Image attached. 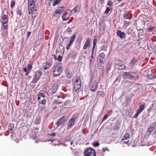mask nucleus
<instances>
[{"label":"nucleus","instance_id":"nucleus-56","mask_svg":"<svg viewBox=\"0 0 156 156\" xmlns=\"http://www.w3.org/2000/svg\"><path fill=\"white\" fill-rule=\"evenodd\" d=\"M125 23L126 25L127 26L129 25L130 24V22H125Z\"/></svg>","mask_w":156,"mask_h":156},{"label":"nucleus","instance_id":"nucleus-35","mask_svg":"<svg viewBox=\"0 0 156 156\" xmlns=\"http://www.w3.org/2000/svg\"><path fill=\"white\" fill-rule=\"evenodd\" d=\"M124 18L125 19L131 20V18L129 17L128 13H125L124 15Z\"/></svg>","mask_w":156,"mask_h":156},{"label":"nucleus","instance_id":"nucleus-48","mask_svg":"<svg viewBox=\"0 0 156 156\" xmlns=\"http://www.w3.org/2000/svg\"><path fill=\"white\" fill-rule=\"evenodd\" d=\"M62 57L60 55H59L58 56V58L57 59H58L59 62L61 61L62 60Z\"/></svg>","mask_w":156,"mask_h":156},{"label":"nucleus","instance_id":"nucleus-17","mask_svg":"<svg viewBox=\"0 0 156 156\" xmlns=\"http://www.w3.org/2000/svg\"><path fill=\"white\" fill-rule=\"evenodd\" d=\"M117 34L121 38H123L125 36L124 32H122L121 30H118L117 32Z\"/></svg>","mask_w":156,"mask_h":156},{"label":"nucleus","instance_id":"nucleus-52","mask_svg":"<svg viewBox=\"0 0 156 156\" xmlns=\"http://www.w3.org/2000/svg\"><path fill=\"white\" fill-rule=\"evenodd\" d=\"M52 56L53 57V58L55 60H56L57 59V57L56 56V55H52Z\"/></svg>","mask_w":156,"mask_h":156},{"label":"nucleus","instance_id":"nucleus-58","mask_svg":"<svg viewBox=\"0 0 156 156\" xmlns=\"http://www.w3.org/2000/svg\"><path fill=\"white\" fill-rule=\"evenodd\" d=\"M55 135H56L55 133V132H54V133H52L51 134L50 136H55Z\"/></svg>","mask_w":156,"mask_h":156},{"label":"nucleus","instance_id":"nucleus-43","mask_svg":"<svg viewBox=\"0 0 156 156\" xmlns=\"http://www.w3.org/2000/svg\"><path fill=\"white\" fill-rule=\"evenodd\" d=\"M15 3V2L14 1H12L10 4L11 7L12 8L14 6Z\"/></svg>","mask_w":156,"mask_h":156},{"label":"nucleus","instance_id":"nucleus-5","mask_svg":"<svg viewBox=\"0 0 156 156\" xmlns=\"http://www.w3.org/2000/svg\"><path fill=\"white\" fill-rule=\"evenodd\" d=\"M98 83L96 80H92L90 83L89 87L90 90L94 92H95L98 87Z\"/></svg>","mask_w":156,"mask_h":156},{"label":"nucleus","instance_id":"nucleus-10","mask_svg":"<svg viewBox=\"0 0 156 156\" xmlns=\"http://www.w3.org/2000/svg\"><path fill=\"white\" fill-rule=\"evenodd\" d=\"M91 41L92 40L91 38H87V40L83 46V49L84 50H86L87 48L90 47L91 46Z\"/></svg>","mask_w":156,"mask_h":156},{"label":"nucleus","instance_id":"nucleus-55","mask_svg":"<svg viewBox=\"0 0 156 156\" xmlns=\"http://www.w3.org/2000/svg\"><path fill=\"white\" fill-rule=\"evenodd\" d=\"M30 34H31L30 32H27V37H29Z\"/></svg>","mask_w":156,"mask_h":156},{"label":"nucleus","instance_id":"nucleus-37","mask_svg":"<svg viewBox=\"0 0 156 156\" xmlns=\"http://www.w3.org/2000/svg\"><path fill=\"white\" fill-rule=\"evenodd\" d=\"M110 10V8L109 7H107L105 12V14H108Z\"/></svg>","mask_w":156,"mask_h":156},{"label":"nucleus","instance_id":"nucleus-15","mask_svg":"<svg viewBox=\"0 0 156 156\" xmlns=\"http://www.w3.org/2000/svg\"><path fill=\"white\" fill-rule=\"evenodd\" d=\"M138 60L135 58H133L129 63V66L133 67L134 66L136 65Z\"/></svg>","mask_w":156,"mask_h":156},{"label":"nucleus","instance_id":"nucleus-18","mask_svg":"<svg viewBox=\"0 0 156 156\" xmlns=\"http://www.w3.org/2000/svg\"><path fill=\"white\" fill-rule=\"evenodd\" d=\"M1 19L2 20V23L8 22V16L7 15H3Z\"/></svg>","mask_w":156,"mask_h":156},{"label":"nucleus","instance_id":"nucleus-28","mask_svg":"<svg viewBox=\"0 0 156 156\" xmlns=\"http://www.w3.org/2000/svg\"><path fill=\"white\" fill-rule=\"evenodd\" d=\"M130 137V134L129 133H126L123 136L122 140L129 139Z\"/></svg>","mask_w":156,"mask_h":156},{"label":"nucleus","instance_id":"nucleus-9","mask_svg":"<svg viewBox=\"0 0 156 156\" xmlns=\"http://www.w3.org/2000/svg\"><path fill=\"white\" fill-rule=\"evenodd\" d=\"M98 59L99 61L101 64L102 65L104 63L105 61V58H106V55L104 53H101L99 54L98 56Z\"/></svg>","mask_w":156,"mask_h":156},{"label":"nucleus","instance_id":"nucleus-8","mask_svg":"<svg viewBox=\"0 0 156 156\" xmlns=\"http://www.w3.org/2000/svg\"><path fill=\"white\" fill-rule=\"evenodd\" d=\"M64 9L65 8L64 6H61L58 7L53 13V16L54 17L58 16L62 13Z\"/></svg>","mask_w":156,"mask_h":156},{"label":"nucleus","instance_id":"nucleus-27","mask_svg":"<svg viewBox=\"0 0 156 156\" xmlns=\"http://www.w3.org/2000/svg\"><path fill=\"white\" fill-rule=\"evenodd\" d=\"M38 100L40 99V98H45V96L44 94L43 93H39L38 94Z\"/></svg>","mask_w":156,"mask_h":156},{"label":"nucleus","instance_id":"nucleus-26","mask_svg":"<svg viewBox=\"0 0 156 156\" xmlns=\"http://www.w3.org/2000/svg\"><path fill=\"white\" fill-rule=\"evenodd\" d=\"M132 80L133 79H136L139 78V76L136 72H132Z\"/></svg>","mask_w":156,"mask_h":156},{"label":"nucleus","instance_id":"nucleus-40","mask_svg":"<svg viewBox=\"0 0 156 156\" xmlns=\"http://www.w3.org/2000/svg\"><path fill=\"white\" fill-rule=\"evenodd\" d=\"M97 39L96 38H95L93 41V47H95V46L96 45L97 42Z\"/></svg>","mask_w":156,"mask_h":156},{"label":"nucleus","instance_id":"nucleus-54","mask_svg":"<svg viewBox=\"0 0 156 156\" xmlns=\"http://www.w3.org/2000/svg\"><path fill=\"white\" fill-rule=\"evenodd\" d=\"M154 28L153 27H149L148 28V30H149L151 32V31Z\"/></svg>","mask_w":156,"mask_h":156},{"label":"nucleus","instance_id":"nucleus-63","mask_svg":"<svg viewBox=\"0 0 156 156\" xmlns=\"http://www.w3.org/2000/svg\"><path fill=\"white\" fill-rule=\"evenodd\" d=\"M92 61V58L90 59V62H91Z\"/></svg>","mask_w":156,"mask_h":156},{"label":"nucleus","instance_id":"nucleus-38","mask_svg":"<svg viewBox=\"0 0 156 156\" xmlns=\"http://www.w3.org/2000/svg\"><path fill=\"white\" fill-rule=\"evenodd\" d=\"M123 141V143L124 144H128L129 143V139H125L124 140H122Z\"/></svg>","mask_w":156,"mask_h":156},{"label":"nucleus","instance_id":"nucleus-14","mask_svg":"<svg viewBox=\"0 0 156 156\" xmlns=\"http://www.w3.org/2000/svg\"><path fill=\"white\" fill-rule=\"evenodd\" d=\"M65 76L69 79L71 78L73 76L72 73L69 69H66V70L65 71Z\"/></svg>","mask_w":156,"mask_h":156},{"label":"nucleus","instance_id":"nucleus-3","mask_svg":"<svg viewBox=\"0 0 156 156\" xmlns=\"http://www.w3.org/2000/svg\"><path fill=\"white\" fill-rule=\"evenodd\" d=\"M81 85V80L80 78H77L74 84L73 90L78 93L80 90Z\"/></svg>","mask_w":156,"mask_h":156},{"label":"nucleus","instance_id":"nucleus-21","mask_svg":"<svg viewBox=\"0 0 156 156\" xmlns=\"http://www.w3.org/2000/svg\"><path fill=\"white\" fill-rule=\"evenodd\" d=\"M38 101L40 103L43 105H45L46 103L45 98H40V99Z\"/></svg>","mask_w":156,"mask_h":156},{"label":"nucleus","instance_id":"nucleus-29","mask_svg":"<svg viewBox=\"0 0 156 156\" xmlns=\"http://www.w3.org/2000/svg\"><path fill=\"white\" fill-rule=\"evenodd\" d=\"M8 22H4L2 23L3 25V27L4 29L7 30L8 29Z\"/></svg>","mask_w":156,"mask_h":156},{"label":"nucleus","instance_id":"nucleus-42","mask_svg":"<svg viewBox=\"0 0 156 156\" xmlns=\"http://www.w3.org/2000/svg\"><path fill=\"white\" fill-rule=\"evenodd\" d=\"M57 87H56L55 88L53 89L51 91V93L52 94H53L55 93L57 90Z\"/></svg>","mask_w":156,"mask_h":156},{"label":"nucleus","instance_id":"nucleus-62","mask_svg":"<svg viewBox=\"0 0 156 156\" xmlns=\"http://www.w3.org/2000/svg\"><path fill=\"white\" fill-rule=\"evenodd\" d=\"M94 55H92L91 56V58H93Z\"/></svg>","mask_w":156,"mask_h":156},{"label":"nucleus","instance_id":"nucleus-23","mask_svg":"<svg viewBox=\"0 0 156 156\" xmlns=\"http://www.w3.org/2000/svg\"><path fill=\"white\" fill-rule=\"evenodd\" d=\"M9 130L11 131V133H13V130H14V126L13 124L11 123L9 124Z\"/></svg>","mask_w":156,"mask_h":156},{"label":"nucleus","instance_id":"nucleus-64","mask_svg":"<svg viewBox=\"0 0 156 156\" xmlns=\"http://www.w3.org/2000/svg\"><path fill=\"white\" fill-rule=\"evenodd\" d=\"M57 98H60V96H59V95L58 96H57Z\"/></svg>","mask_w":156,"mask_h":156},{"label":"nucleus","instance_id":"nucleus-45","mask_svg":"<svg viewBox=\"0 0 156 156\" xmlns=\"http://www.w3.org/2000/svg\"><path fill=\"white\" fill-rule=\"evenodd\" d=\"M66 31L68 32H71L72 31L71 30L70 27H68L66 30Z\"/></svg>","mask_w":156,"mask_h":156},{"label":"nucleus","instance_id":"nucleus-51","mask_svg":"<svg viewBox=\"0 0 156 156\" xmlns=\"http://www.w3.org/2000/svg\"><path fill=\"white\" fill-rule=\"evenodd\" d=\"M97 156H104V155L103 153L101 152V153L98 154Z\"/></svg>","mask_w":156,"mask_h":156},{"label":"nucleus","instance_id":"nucleus-59","mask_svg":"<svg viewBox=\"0 0 156 156\" xmlns=\"http://www.w3.org/2000/svg\"><path fill=\"white\" fill-rule=\"evenodd\" d=\"M148 111L149 112H151V109L150 108L148 110Z\"/></svg>","mask_w":156,"mask_h":156},{"label":"nucleus","instance_id":"nucleus-1","mask_svg":"<svg viewBox=\"0 0 156 156\" xmlns=\"http://www.w3.org/2000/svg\"><path fill=\"white\" fill-rule=\"evenodd\" d=\"M28 11L29 14H31L32 17L36 16L37 8L35 6V3L37 0H28Z\"/></svg>","mask_w":156,"mask_h":156},{"label":"nucleus","instance_id":"nucleus-2","mask_svg":"<svg viewBox=\"0 0 156 156\" xmlns=\"http://www.w3.org/2000/svg\"><path fill=\"white\" fill-rule=\"evenodd\" d=\"M62 66L61 63H58L54 65L53 69V75L56 76L59 75L62 72Z\"/></svg>","mask_w":156,"mask_h":156},{"label":"nucleus","instance_id":"nucleus-24","mask_svg":"<svg viewBox=\"0 0 156 156\" xmlns=\"http://www.w3.org/2000/svg\"><path fill=\"white\" fill-rule=\"evenodd\" d=\"M32 66L31 64H28L27 66V69L28 70V72L27 73H26L25 75L28 76L30 73V70L32 68Z\"/></svg>","mask_w":156,"mask_h":156},{"label":"nucleus","instance_id":"nucleus-13","mask_svg":"<svg viewBox=\"0 0 156 156\" xmlns=\"http://www.w3.org/2000/svg\"><path fill=\"white\" fill-rule=\"evenodd\" d=\"M126 67L125 65L121 62H118L115 65V67L118 69L122 70L124 69Z\"/></svg>","mask_w":156,"mask_h":156},{"label":"nucleus","instance_id":"nucleus-33","mask_svg":"<svg viewBox=\"0 0 156 156\" xmlns=\"http://www.w3.org/2000/svg\"><path fill=\"white\" fill-rule=\"evenodd\" d=\"M98 95L100 96L103 97L104 96V92L101 91H98Z\"/></svg>","mask_w":156,"mask_h":156},{"label":"nucleus","instance_id":"nucleus-49","mask_svg":"<svg viewBox=\"0 0 156 156\" xmlns=\"http://www.w3.org/2000/svg\"><path fill=\"white\" fill-rule=\"evenodd\" d=\"M108 5H109L110 6H111L112 5V4L111 1L108 2Z\"/></svg>","mask_w":156,"mask_h":156},{"label":"nucleus","instance_id":"nucleus-31","mask_svg":"<svg viewBox=\"0 0 156 156\" xmlns=\"http://www.w3.org/2000/svg\"><path fill=\"white\" fill-rule=\"evenodd\" d=\"M38 131V128L37 127L34 128L32 131V133H34L35 135H37Z\"/></svg>","mask_w":156,"mask_h":156},{"label":"nucleus","instance_id":"nucleus-50","mask_svg":"<svg viewBox=\"0 0 156 156\" xmlns=\"http://www.w3.org/2000/svg\"><path fill=\"white\" fill-rule=\"evenodd\" d=\"M23 71H24L26 73H27L28 70L25 68H23Z\"/></svg>","mask_w":156,"mask_h":156},{"label":"nucleus","instance_id":"nucleus-34","mask_svg":"<svg viewBox=\"0 0 156 156\" xmlns=\"http://www.w3.org/2000/svg\"><path fill=\"white\" fill-rule=\"evenodd\" d=\"M16 13L17 15H19L20 16H21L22 14V10L19 9H18L16 11Z\"/></svg>","mask_w":156,"mask_h":156},{"label":"nucleus","instance_id":"nucleus-39","mask_svg":"<svg viewBox=\"0 0 156 156\" xmlns=\"http://www.w3.org/2000/svg\"><path fill=\"white\" fill-rule=\"evenodd\" d=\"M4 32L5 33V34H2L3 36L5 38H7L8 37V32L7 31H5Z\"/></svg>","mask_w":156,"mask_h":156},{"label":"nucleus","instance_id":"nucleus-60","mask_svg":"<svg viewBox=\"0 0 156 156\" xmlns=\"http://www.w3.org/2000/svg\"><path fill=\"white\" fill-rule=\"evenodd\" d=\"M73 141L71 142H70V144H71V145H72L73 144Z\"/></svg>","mask_w":156,"mask_h":156},{"label":"nucleus","instance_id":"nucleus-6","mask_svg":"<svg viewBox=\"0 0 156 156\" xmlns=\"http://www.w3.org/2000/svg\"><path fill=\"white\" fill-rule=\"evenodd\" d=\"M67 119V117L65 116H63L58 121L55 123V126L54 127L57 128L58 126L61 125L62 124H63L64 122L66 121Z\"/></svg>","mask_w":156,"mask_h":156},{"label":"nucleus","instance_id":"nucleus-12","mask_svg":"<svg viewBox=\"0 0 156 156\" xmlns=\"http://www.w3.org/2000/svg\"><path fill=\"white\" fill-rule=\"evenodd\" d=\"M52 62L50 61L46 62L43 66L42 69L44 70H46L49 69L52 65Z\"/></svg>","mask_w":156,"mask_h":156},{"label":"nucleus","instance_id":"nucleus-16","mask_svg":"<svg viewBox=\"0 0 156 156\" xmlns=\"http://www.w3.org/2000/svg\"><path fill=\"white\" fill-rule=\"evenodd\" d=\"M42 73L40 71H37L35 72L34 74V78L35 80L37 81L39 79Z\"/></svg>","mask_w":156,"mask_h":156},{"label":"nucleus","instance_id":"nucleus-44","mask_svg":"<svg viewBox=\"0 0 156 156\" xmlns=\"http://www.w3.org/2000/svg\"><path fill=\"white\" fill-rule=\"evenodd\" d=\"M100 145V143L98 142H95L94 143V147H97Z\"/></svg>","mask_w":156,"mask_h":156},{"label":"nucleus","instance_id":"nucleus-61","mask_svg":"<svg viewBox=\"0 0 156 156\" xmlns=\"http://www.w3.org/2000/svg\"><path fill=\"white\" fill-rule=\"evenodd\" d=\"M80 9V7H79V8H76V10H78V11H79Z\"/></svg>","mask_w":156,"mask_h":156},{"label":"nucleus","instance_id":"nucleus-46","mask_svg":"<svg viewBox=\"0 0 156 156\" xmlns=\"http://www.w3.org/2000/svg\"><path fill=\"white\" fill-rule=\"evenodd\" d=\"M108 115L107 114L105 115H104V116L103 119L102 121H104V120H105L106 119H107V118H108Z\"/></svg>","mask_w":156,"mask_h":156},{"label":"nucleus","instance_id":"nucleus-20","mask_svg":"<svg viewBox=\"0 0 156 156\" xmlns=\"http://www.w3.org/2000/svg\"><path fill=\"white\" fill-rule=\"evenodd\" d=\"M145 105L142 104L139 106V108L137 112L139 113H140L144 110L145 108Z\"/></svg>","mask_w":156,"mask_h":156},{"label":"nucleus","instance_id":"nucleus-4","mask_svg":"<svg viewBox=\"0 0 156 156\" xmlns=\"http://www.w3.org/2000/svg\"><path fill=\"white\" fill-rule=\"evenodd\" d=\"M85 156H96L95 150L92 148H87L84 152Z\"/></svg>","mask_w":156,"mask_h":156},{"label":"nucleus","instance_id":"nucleus-47","mask_svg":"<svg viewBox=\"0 0 156 156\" xmlns=\"http://www.w3.org/2000/svg\"><path fill=\"white\" fill-rule=\"evenodd\" d=\"M140 113H139L137 111L136 112V114L134 115V117L135 118H137L138 117V115H139V114Z\"/></svg>","mask_w":156,"mask_h":156},{"label":"nucleus","instance_id":"nucleus-32","mask_svg":"<svg viewBox=\"0 0 156 156\" xmlns=\"http://www.w3.org/2000/svg\"><path fill=\"white\" fill-rule=\"evenodd\" d=\"M61 0H55L52 4L53 6H55L59 4Z\"/></svg>","mask_w":156,"mask_h":156},{"label":"nucleus","instance_id":"nucleus-19","mask_svg":"<svg viewBox=\"0 0 156 156\" xmlns=\"http://www.w3.org/2000/svg\"><path fill=\"white\" fill-rule=\"evenodd\" d=\"M69 16L67 12H65L63 14L62 18V20L64 21L67 20L69 18Z\"/></svg>","mask_w":156,"mask_h":156},{"label":"nucleus","instance_id":"nucleus-7","mask_svg":"<svg viewBox=\"0 0 156 156\" xmlns=\"http://www.w3.org/2000/svg\"><path fill=\"white\" fill-rule=\"evenodd\" d=\"M73 116H74V115H73ZM76 119V117L75 119L74 117H73L70 119L67 125V128L68 129H70L71 128L72 126H73L74 124Z\"/></svg>","mask_w":156,"mask_h":156},{"label":"nucleus","instance_id":"nucleus-11","mask_svg":"<svg viewBox=\"0 0 156 156\" xmlns=\"http://www.w3.org/2000/svg\"><path fill=\"white\" fill-rule=\"evenodd\" d=\"M123 77L125 78L132 80V72H123Z\"/></svg>","mask_w":156,"mask_h":156},{"label":"nucleus","instance_id":"nucleus-36","mask_svg":"<svg viewBox=\"0 0 156 156\" xmlns=\"http://www.w3.org/2000/svg\"><path fill=\"white\" fill-rule=\"evenodd\" d=\"M54 102L55 104V105H59L60 104L62 103V102L60 101H58L57 100H55L54 101Z\"/></svg>","mask_w":156,"mask_h":156},{"label":"nucleus","instance_id":"nucleus-53","mask_svg":"<svg viewBox=\"0 0 156 156\" xmlns=\"http://www.w3.org/2000/svg\"><path fill=\"white\" fill-rule=\"evenodd\" d=\"M103 152H104L106 150H108V147H106L105 148H103L102 149Z\"/></svg>","mask_w":156,"mask_h":156},{"label":"nucleus","instance_id":"nucleus-41","mask_svg":"<svg viewBox=\"0 0 156 156\" xmlns=\"http://www.w3.org/2000/svg\"><path fill=\"white\" fill-rule=\"evenodd\" d=\"M72 45L71 44L69 43L67 44L66 45V49L67 50H69L70 49V46Z\"/></svg>","mask_w":156,"mask_h":156},{"label":"nucleus","instance_id":"nucleus-22","mask_svg":"<svg viewBox=\"0 0 156 156\" xmlns=\"http://www.w3.org/2000/svg\"><path fill=\"white\" fill-rule=\"evenodd\" d=\"M76 35L74 34L70 38L69 43L72 44L76 39Z\"/></svg>","mask_w":156,"mask_h":156},{"label":"nucleus","instance_id":"nucleus-25","mask_svg":"<svg viewBox=\"0 0 156 156\" xmlns=\"http://www.w3.org/2000/svg\"><path fill=\"white\" fill-rule=\"evenodd\" d=\"M79 8V5H77L76 6H75L74 9L72 10L71 11L70 14L71 15H72L75 13L77 12L78 11V10H76V8Z\"/></svg>","mask_w":156,"mask_h":156},{"label":"nucleus","instance_id":"nucleus-30","mask_svg":"<svg viewBox=\"0 0 156 156\" xmlns=\"http://www.w3.org/2000/svg\"><path fill=\"white\" fill-rule=\"evenodd\" d=\"M154 126H151L148 128V132L149 133L152 132L154 130Z\"/></svg>","mask_w":156,"mask_h":156},{"label":"nucleus","instance_id":"nucleus-57","mask_svg":"<svg viewBox=\"0 0 156 156\" xmlns=\"http://www.w3.org/2000/svg\"><path fill=\"white\" fill-rule=\"evenodd\" d=\"M95 47H93L92 52V55H94V51Z\"/></svg>","mask_w":156,"mask_h":156}]
</instances>
